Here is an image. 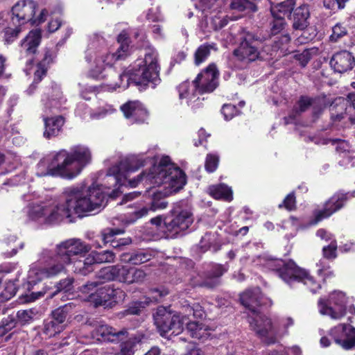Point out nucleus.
<instances>
[{"instance_id": "1", "label": "nucleus", "mask_w": 355, "mask_h": 355, "mask_svg": "<svg viewBox=\"0 0 355 355\" xmlns=\"http://www.w3.org/2000/svg\"><path fill=\"white\" fill-rule=\"evenodd\" d=\"M31 197L24 196L25 201L30 202L25 209L26 215L29 220L44 224L57 223L73 214L83 216L98 207L103 199L102 193L96 189L84 191L70 187L62 192L63 202H38Z\"/></svg>"}, {"instance_id": "2", "label": "nucleus", "mask_w": 355, "mask_h": 355, "mask_svg": "<svg viewBox=\"0 0 355 355\" xmlns=\"http://www.w3.org/2000/svg\"><path fill=\"white\" fill-rule=\"evenodd\" d=\"M139 181L157 186L158 189L152 188L147 191L151 200L146 205L135 204L134 207L130 206L133 208L130 213V223H134L148 216L150 211L166 209L168 202L164 198L183 188L186 184V175L178 166L171 162L168 156H163L159 164L153 166L148 173H143L138 179L129 180V184L131 187H135Z\"/></svg>"}, {"instance_id": "3", "label": "nucleus", "mask_w": 355, "mask_h": 355, "mask_svg": "<svg viewBox=\"0 0 355 355\" xmlns=\"http://www.w3.org/2000/svg\"><path fill=\"white\" fill-rule=\"evenodd\" d=\"M191 313L197 319H202L205 316V311L198 303L190 305L185 301L182 304L181 313L172 314L165 307L160 306L157 308L153 317L155 324L162 336H166L170 331L171 334L178 335L186 324L187 330L192 337L198 339L207 337L209 329L208 327L202 322L189 320L188 316Z\"/></svg>"}, {"instance_id": "4", "label": "nucleus", "mask_w": 355, "mask_h": 355, "mask_svg": "<svg viewBox=\"0 0 355 355\" xmlns=\"http://www.w3.org/2000/svg\"><path fill=\"white\" fill-rule=\"evenodd\" d=\"M272 304V300L264 296L259 287L245 290V313L250 327L267 345L277 343L276 331L272 320L260 309L269 308Z\"/></svg>"}, {"instance_id": "5", "label": "nucleus", "mask_w": 355, "mask_h": 355, "mask_svg": "<svg viewBox=\"0 0 355 355\" xmlns=\"http://www.w3.org/2000/svg\"><path fill=\"white\" fill-rule=\"evenodd\" d=\"M159 71L158 53L150 48L146 49L144 59L136 60L131 68L118 76L117 82L110 83L108 87L112 90L117 88L125 89L132 82L140 86L151 85L154 88L160 83Z\"/></svg>"}, {"instance_id": "6", "label": "nucleus", "mask_w": 355, "mask_h": 355, "mask_svg": "<svg viewBox=\"0 0 355 355\" xmlns=\"http://www.w3.org/2000/svg\"><path fill=\"white\" fill-rule=\"evenodd\" d=\"M117 41L119 46L114 52L97 49L96 42H92L85 55V60L89 64L88 75L90 77L95 79L103 78V72L107 67H112L116 61L123 60L128 56L130 48L126 33H121Z\"/></svg>"}, {"instance_id": "7", "label": "nucleus", "mask_w": 355, "mask_h": 355, "mask_svg": "<svg viewBox=\"0 0 355 355\" xmlns=\"http://www.w3.org/2000/svg\"><path fill=\"white\" fill-rule=\"evenodd\" d=\"M219 71L215 64L208 65L202 70L193 81L191 90L188 83H182L178 87L180 98L187 100V103L192 108H196L201 104V98L196 96V92L202 94L212 92L218 85ZM204 98H202V100Z\"/></svg>"}, {"instance_id": "8", "label": "nucleus", "mask_w": 355, "mask_h": 355, "mask_svg": "<svg viewBox=\"0 0 355 355\" xmlns=\"http://www.w3.org/2000/svg\"><path fill=\"white\" fill-rule=\"evenodd\" d=\"M92 156L90 149L85 145H76L69 150L64 149L56 153L55 159L61 161L62 170L66 179L76 178L83 168L92 162Z\"/></svg>"}, {"instance_id": "9", "label": "nucleus", "mask_w": 355, "mask_h": 355, "mask_svg": "<svg viewBox=\"0 0 355 355\" xmlns=\"http://www.w3.org/2000/svg\"><path fill=\"white\" fill-rule=\"evenodd\" d=\"M130 161L128 159L121 160L118 164L111 167L105 176V182L102 185H92L86 189L83 187H77L78 188L87 191L90 189H96L99 191L103 195V199L101 205L98 207L89 211L98 209L103 205V201L106 196L110 198H116L118 196V189L119 186L125 184V180L127 179V173L129 171H133L134 169L130 166ZM72 187H75L73 186Z\"/></svg>"}, {"instance_id": "10", "label": "nucleus", "mask_w": 355, "mask_h": 355, "mask_svg": "<svg viewBox=\"0 0 355 355\" xmlns=\"http://www.w3.org/2000/svg\"><path fill=\"white\" fill-rule=\"evenodd\" d=\"M279 277L288 284L302 283L313 294L317 293L322 288L320 282L309 270L299 266L293 259L284 260Z\"/></svg>"}, {"instance_id": "11", "label": "nucleus", "mask_w": 355, "mask_h": 355, "mask_svg": "<svg viewBox=\"0 0 355 355\" xmlns=\"http://www.w3.org/2000/svg\"><path fill=\"white\" fill-rule=\"evenodd\" d=\"M172 217L164 218V232L168 238H175L187 230L193 222L191 209L182 202L175 205L172 210Z\"/></svg>"}, {"instance_id": "12", "label": "nucleus", "mask_w": 355, "mask_h": 355, "mask_svg": "<svg viewBox=\"0 0 355 355\" xmlns=\"http://www.w3.org/2000/svg\"><path fill=\"white\" fill-rule=\"evenodd\" d=\"M101 284L100 282H91L81 287L80 291L88 295L85 300L93 302L95 306H99L106 305L109 301L118 302L124 297L125 293L121 290L114 289L109 285L98 287Z\"/></svg>"}, {"instance_id": "13", "label": "nucleus", "mask_w": 355, "mask_h": 355, "mask_svg": "<svg viewBox=\"0 0 355 355\" xmlns=\"http://www.w3.org/2000/svg\"><path fill=\"white\" fill-rule=\"evenodd\" d=\"M37 9V4L33 0H20L12 8L11 18L13 25L19 26L31 22L32 24H40L44 22L48 12L42 9L37 17H35V12Z\"/></svg>"}, {"instance_id": "14", "label": "nucleus", "mask_w": 355, "mask_h": 355, "mask_svg": "<svg viewBox=\"0 0 355 355\" xmlns=\"http://www.w3.org/2000/svg\"><path fill=\"white\" fill-rule=\"evenodd\" d=\"M355 198V191H345L343 189L335 192L324 204L321 209L313 211L311 224L315 225L331 216L334 214L343 209L347 202Z\"/></svg>"}, {"instance_id": "15", "label": "nucleus", "mask_w": 355, "mask_h": 355, "mask_svg": "<svg viewBox=\"0 0 355 355\" xmlns=\"http://www.w3.org/2000/svg\"><path fill=\"white\" fill-rule=\"evenodd\" d=\"M348 297L340 291H334L328 295V298H320L318 302L320 313L330 316L331 318L339 320L347 313Z\"/></svg>"}, {"instance_id": "16", "label": "nucleus", "mask_w": 355, "mask_h": 355, "mask_svg": "<svg viewBox=\"0 0 355 355\" xmlns=\"http://www.w3.org/2000/svg\"><path fill=\"white\" fill-rule=\"evenodd\" d=\"M326 95L310 96L301 95L289 114V118L295 119L303 113L311 109V115L314 119L319 118L325 107Z\"/></svg>"}, {"instance_id": "17", "label": "nucleus", "mask_w": 355, "mask_h": 355, "mask_svg": "<svg viewBox=\"0 0 355 355\" xmlns=\"http://www.w3.org/2000/svg\"><path fill=\"white\" fill-rule=\"evenodd\" d=\"M68 265H69L68 263L64 262L63 259L58 257V252L55 251L51 264L42 267L33 266L29 270L27 277V288L30 290L31 286L44 279L58 275L64 271Z\"/></svg>"}, {"instance_id": "18", "label": "nucleus", "mask_w": 355, "mask_h": 355, "mask_svg": "<svg viewBox=\"0 0 355 355\" xmlns=\"http://www.w3.org/2000/svg\"><path fill=\"white\" fill-rule=\"evenodd\" d=\"M91 250V246L79 239H69L57 245L55 251L58 257L64 263L73 264V256H84Z\"/></svg>"}, {"instance_id": "19", "label": "nucleus", "mask_w": 355, "mask_h": 355, "mask_svg": "<svg viewBox=\"0 0 355 355\" xmlns=\"http://www.w3.org/2000/svg\"><path fill=\"white\" fill-rule=\"evenodd\" d=\"M329 42L334 44L343 43L345 48L355 46V33L353 28L345 21H338L331 27Z\"/></svg>"}, {"instance_id": "20", "label": "nucleus", "mask_w": 355, "mask_h": 355, "mask_svg": "<svg viewBox=\"0 0 355 355\" xmlns=\"http://www.w3.org/2000/svg\"><path fill=\"white\" fill-rule=\"evenodd\" d=\"M329 336L345 349L349 350L355 347V327L350 324L335 326L329 331Z\"/></svg>"}, {"instance_id": "21", "label": "nucleus", "mask_w": 355, "mask_h": 355, "mask_svg": "<svg viewBox=\"0 0 355 355\" xmlns=\"http://www.w3.org/2000/svg\"><path fill=\"white\" fill-rule=\"evenodd\" d=\"M56 153L52 156L45 157L40 161L37 165L36 174L39 177L46 175L58 176L66 179L64 174L61 161L55 159Z\"/></svg>"}, {"instance_id": "22", "label": "nucleus", "mask_w": 355, "mask_h": 355, "mask_svg": "<svg viewBox=\"0 0 355 355\" xmlns=\"http://www.w3.org/2000/svg\"><path fill=\"white\" fill-rule=\"evenodd\" d=\"M92 336L101 341L119 343L128 338L126 330L118 331L112 327L99 324L92 331Z\"/></svg>"}, {"instance_id": "23", "label": "nucleus", "mask_w": 355, "mask_h": 355, "mask_svg": "<svg viewBox=\"0 0 355 355\" xmlns=\"http://www.w3.org/2000/svg\"><path fill=\"white\" fill-rule=\"evenodd\" d=\"M329 64L334 71L343 73L354 67L355 58L349 51L342 50L332 55Z\"/></svg>"}, {"instance_id": "24", "label": "nucleus", "mask_w": 355, "mask_h": 355, "mask_svg": "<svg viewBox=\"0 0 355 355\" xmlns=\"http://www.w3.org/2000/svg\"><path fill=\"white\" fill-rule=\"evenodd\" d=\"M125 118L133 122H144L148 117V112L138 101H128L121 107Z\"/></svg>"}, {"instance_id": "25", "label": "nucleus", "mask_w": 355, "mask_h": 355, "mask_svg": "<svg viewBox=\"0 0 355 355\" xmlns=\"http://www.w3.org/2000/svg\"><path fill=\"white\" fill-rule=\"evenodd\" d=\"M310 16V8L308 4H302L295 8L291 17L293 30H303L309 26Z\"/></svg>"}, {"instance_id": "26", "label": "nucleus", "mask_w": 355, "mask_h": 355, "mask_svg": "<svg viewBox=\"0 0 355 355\" xmlns=\"http://www.w3.org/2000/svg\"><path fill=\"white\" fill-rule=\"evenodd\" d=\"M44 130L43 135L46 139L57 137L62 131L64 119L61 116L53 117L44 116Z\"/></svg>"}, {"instance_id": "27", "label": "nucleus", "mask_w": 355, "mask_h": 355, "mask_svg": "<svg viewBox=\"0 0 355 355\" xmlns=\"http://www.w3.org/2000/svg\"><path fill=\"white\" fill-rule=\"evenodd\" d=\"M226 270V268L221 265H214L212 268L207 272L204 280L194 282L193 285L194 286H198L209 288H214L219 284L218 278L222 276Z\"/></svg>"}, {"instance_id": "28", "label": "nucleus", "mask_w": 355, "mask_h": 355, "mask_svg": "<svg viewBox=\"0 0 355 355\" xmlns=\"http://www.w3.org/2000/svg\"><path fill=\"white\" fill-rule=\"evenodd\" d=\"M41 38L42 33L40 29L31 31L27 36L21 41V52L24 51V53L28 55L34 54L40 44Z\"/></svg>"}, {"instance_id": "29", "label": "nucleus", "mask_w": 355, "mask_h": 355, "mask_svg": "<svg viewBox=\"0 0 355 355\" xmlns=\"http://www.w3.org/2000/svg\"><path fill=\"white\" fill-rule=\"evenodd\" d=\"M261 44L257 37L245 31V59L249 62H253L259 58L258 49Z\"/></svg>"}, {"instance_id": "30", "label": "nucleus", "mask_w": 355, "mask_h": 355, "mask_svg": "<svg viewBox=\"0 0 355 355\" xmlns=\"http://www.w3.org/2000/svg\"><path fill=\"white\" fill-rule=\"evenodd\" d=\"M98 263L95 256V251H92L84 259L76 260L73 262V270L76 273L87 275L94 270V265Z\"/></svg>"}, {"instance_id": "31", "label": "nucleus", "mask_w": 355, "mask_h": 355, "mask_svg": "<svg viewBox=\"0 0 355 355\" xmlns=\"http://www.w3.org/2000/svg\"><path fill=\"white\" fill-rule=\"evenodd\" d=\"M209 194L216 199L231 201L232 191L230 188L223 184L212 185L209 187Z\"/></svg>"}, {"instance_id": "32", "label": "nucleus", "mask_w": 355, "mask_h": 355, "mask_svg": "<svg viewBox=\"0 0 355 355\" xmlns=\"http://www.w3.org/2000/svg\"><path fill=\"white\" fill-rule=\"evenodd\" d=\"M152 254L148 251H139L133 254H123L121 261L134 265L141 264L150 260Z\"/></svg>"}, {"instance_id": "33", "label": "nucleus", "mask_w": 355, "mask_h": 355, "mask_svg": "<svg viewBox=\"0 0 355 355\" xmlns=\"http://www.w3.org/2000/svg\"><path fill=\"white\" fill-rule=\"evenodd\" d=\"M228 65L234 69H241L244 65V46L241 44L228 57Z\"/></svg>"}, {"instance_id": "34", "label": "nucleus", "mask_w": 355, "mask_h": 355, "mask_svg": "<svg viewBox=\"0 0 355 355\" xmlns=\"http://www.w3.org/2000/svg\"><path fill=\"white\" fill-rule=\"evenodd\" d=\"M213 49L216 51V45L212 44H203L200 45L195 52L194 54V62L196 65L198 66L205 62L210 55V51Z\"/></svg>"}, {"instance_id": "35", "label": "nucleus", "mask_w": 355, "mask_h": 355, "mask_svg": "<svg viewBox=\"0 0 355 355\" xmlns=\"http://www.w3.org/2000/svg\"><path fill=\"white\" fill-rule=\"evenodd\" d=\"M351 0H322V6L332 15L346 8Z\"/></svg>"}, {"instance_id": "36", "label": "nucleus", "mask_w": 355, "mask_h": 355, "mask_svg": "<svg viewBox=\"0 0 355 355\" xmlns=\"http://www.w3.org/2000/svg\"><path fill=\"white\" fill-rule=\"evenodd\" d=\"M262 6L263 0H245V19L259 17V10Z\"/></svg>"}, {"instance_id": "37", "label": "nucleus", "mask_w": 355, "mask_h": 355, "mask_svg": "<svg viewBox=\"0 0 355 355\" xmlns=\"http://www.w3.org/2000/svg\"><path fill=\"white\" fill-rule=\"evenodd\" d=\"M141 341V338L134 336L130 338L125 342H121L120 345V355H133L136 350L137 345Z\"/></svg>"}, {"instance_id": "38", "label": "nucleus", "mask_w": 355, "mask_h": 355, "mask_svg": "<svg viewBox=\"0 0 355 355\" xmlns=\"http://www.w3.org/2000/svg\"><path fill=\"white\" fill-rule=\"evenodd\" d=\"M272 19L270 22V35H276L282 33L287 26L285 17H279L277 15H272Z\"/></svg>"}, {"instance_id": "39", "label": "nucleus", "mask_w": 355, "mask_h": 355, "mask_svg": "<svg viewBox=\"0 0 355 355\" xmlns=\"http://www.w3.org/2000/svg\"><path fill=\"white\" fill-rule=\"evenodd\" d=\"M64 326L60 324L56 323L51 319L45 320L44 323V334L49 337H52L60 333Z\"/></svg>"}, {"instance_id": "40", "label": "nucleus", "mask_w": 355, "mask_h": 355, "mask_svg": "<svg viewBox=\"0 0 355 355\" xmlns=\"http://www.w3.org/2000/svg\"><path fill=\"white\" fill-rule=\"evenodd\" d=\"M338 244L336 240H333L331 243L322 248V256L328 260H334L337 258Z\"/></svg>"}, {"instance_id": "41", "label": "nucleus", "mask_w": 355, "mask_h": 355, "mask_svg": "<svg viewBox=\"0 0 355 355\" xmlns=\"http://www.w3.org/2000/svg\"><path fill=\"white\" fill-rule=\"evenodd\" d=\"M293 59L298 62L301 67H305L312 58L311 50L309 49H304L302 52L297 51L293 56Z\"/></svg>"}, {"instance_id": "42", "label": "nucleus", "mask_w": 355, "mask_h": 355, "mask_svg": "<svg viewBox=\"0 0 355 355\" xmlns=\"http://www.w3.org/2000/svg\"><path fill=\"white\" fill-rule=\"evenodd\" d=\"M318 275L322 279L324 284L330 282L334 277L335 273L330 266H323L317 271Z\"/></svg>"}, {"instance_id": "43", "label": "nucleus", "mask_w": 355, "mask_h": 355, "mask_svg": "<svg viewBox=\"0 0 355 355\" xmlns=\"http://www.w3.org/2000/svg\"><path fill=\"white\" fill-rule=\"evenodd\" d=\"M131 268L123 266H116L115 281L127 283L130 276Z\"/></svg>"}, {"instance_id": "44", "label": "nucleus", "mask_w": 355, "mask_h": 355, "mask_svg": "<svg viewBox=\"0 0 355 355\" xmlns=\"http://www.w3.org/2000/svg\"><path fill=\"white\" fill-rule=\"evenodd\" d=\"M124 231L121 229H105L103 230L100 236L101 240L104 244H106L107 243H112V241L114 239V236L115 235L123 234Z\"/></svg>"}, {"instance_id": "45", "label": "nucleus", "mask_w": 355, "mask_h": 355, "mask_svg": "<svg viewBox=\"0 0 355 355\" xmlns=\"http://www.w3.org/2000/svg\"><path fill=\"white\" fill-rule=\"evenodd\" d=\"M37 315V311L34 309L28 310H20L17 312V316L19 322L25 324L29 323Z\"/></svg>"}, {"instance_id": "46", "label": "nucleus", "mask_w": 355, "mask_h": 355, "mask_svg": "<svg viewBox=\"0 0 355 355\" xmlns=\"http://www.w3.org/2000/svg\"><path fill=\"white\" fill-rule=\"evenodd\" d=\"M278 207L279 209L284 208L287 211H293L297 208L296 206V198L295 192H291L288 193L282 202L279 205Z\"/></svg>"}, {"instance_id": "47", "label": "nucleus", "mask_w": 355, "mask_h": 355, "mask_svg": "<svg viewBox=\"0 0 355 355\" xmlns=\"http://www.w3.org/2000/svg\"><path fill=\"white\" fill-rule=\"evenodd\" d=\"M55 96L56 97L55 98H52L49 101V103L48 102H46L44 103V112L46 113H47V110L48 109H52V108H55V109H59L60 107L61 106V105L62 104V103H64L65 101V100L64 99V98L62 96V94L61 92H60V90L58 89H55Z\"/></svg>"}, {"instance_id": "48", "label": "nucleus", "mask_w": 355, "mask_h": 355, "mask_svg": "<svg viewBox=\"0 0 355 355\" xmlns=\"http://www.w3.org/2000/svg\"><path fill=\"white\" fill-rule=\"evenodd\" d=\"M115 276L116 266L105 267L98 272V278L104 282L115 280Z\"/></svg>"}, {"instance_id": "49", "label": "nucleus", "mask_w": 355, "mask_h": 355, "mask_svg": "<svg viewBox=\"0 0 355 355\" xmlns=\"http://www.w3.org/2000/svg\"><path fill=\"white\" fill-rule=\"evenodd\" d=\"M302 31V34L297 37V42L300 44H306L313 40L316 37L315 30L312 27L308 26L307 28L300 30Z\"/></svg>"}, {"instance_id": "50", "label": "nucleus", "mask_w": 355, "mask_h": 355, "mask_svg": "<svg viewBox=\"0 0 355 355\" xmlns=\"http://www.w3.org/2000/svg\"><path fill=\"white\" fill-rule=\"evenodd\" d=\"M221 112L227 121L231 120L234 116L241 114V111L232 104H225L222 107Z\"/></svg>"}, {"instance_id": "51", "label": "nucleus", "mask_w": 355, "mask_h": 355, "mask_svg": "<svg viewBox=\"0 0 355 355\" xmlns=\"http://www.w3.org/2000/svg\"><path fill=\"white\" fill-rule=\"evenodd\" d=\"M67 308L68 305L66 304L62 307L55 309L52 312V318L51 319L55 322L63 325L62 324L65 321L67 315Z\"/></svg>"}, {"instance_id": "52", "label": "nucleus", "mask_w": 355, "mask_h": 355, "mask_svg": "<svg viewBox=\"0 0 355 355\" xmlns=\"http://www.w3.org/2000/svg\"><path fill=\"white\" fill-rule=\"evenodd\" d=\"M146 277V274L143 270L131 268L130 276L129 280H128V284H131L142 282L144 281Z\"/></svg>"}, {"instance_id": "53", "label": "nucleus", "mask_w": 355, "mask_h": 355, "mask_svg": "<svg viewBox=\"0 0 355 355\" xmlns=\"http://www.w3.org/2000/svg\"><path fill=\"white\" fill-rule=\"evenodd\" d=\"M15 28L8 27L4 31V40L6 43L10 44L15 40L21 31L20 26L14 25Z\"/></svg>"}, {"instance_id": "54", "label": "nucleus", "mask_w": 355, "mask_h": 355, "mask_svg": "<svg viewBox=\"0 0 355 355\" xmlns=\"http://www.w3.org/2000/svg\"><path fill=\"white\" fill-rule=\"evenodd\" d=\"M95 256L98 263L113 262L115 259V254L110 250L101 252L95 251Z\"/></svg>"}, {"instance_id": "55", "label": "nucleus", "mask_w": 355, "mask_h": 355, "mask_svg": "<svg viewBox=\"0 0 355 355\" xmlns=\"http://www.w3.org/2000/svg\"><path fill=\"white\" fill-rule=\"evenodd\" d=\"M284 260L270 259L266 261V266L279 277Z\"/></svg>"}, {"instance_id": "56", "label": "nucleus", "mask_w": 355, "mask_h": 355, "mask_svg": "<svg viewBox=\"0 0 355 355\" xmlns=\"http://www.w3.org/2000/svg\"><path fill=\"white\" fill-rule=\"evenodd\" d=\"M219 157L215 154H208L205 161V168L208 172H214L218 167Z\"/></svg>"}, {"instance_id": "57", "label": "nucleus", "mask_w": 355, "mask_h": 355, "mask_svg": "<svg viewBox=\"0 0 355 355\" xmlns=\"http://www.w3.org/2000/svg\"><path fill=\"white\" fill-rule=\"evenodd\" d=\"M16 293V288L13 283H8L5 291L0 295V302L10 300Z\"/></svg>"}, {"instance_id": "58", "label": "nucleus", "mask_w": 355, "mask_h": 355, "mask_svg": "<svg viewBox=\"0 0 355 355\" xmlns=\"http://www.w3.org/2000/svg\"><path fill=\"white\" fill-rule=\"evenodd\" d=\"M15 327V320L12 317H8L4 319L0 326V335H3L6 331L11 330Z\"/></svg>"}, {"instance_id": "59", "label": "nucleus", "mask_w": 355, "mask_h": 355, "mask_svg": "<svg viewBox=\"0 0 355 355\" xmlns=\"http://www.w3.org/2000/svg\"><path fill=\"white\" fill-rule=\"evenodd\" d=\"M214 241V235L211 234V233H207L202 238L200 242V247L203 250H207V249L211 248V246L212 245V241Z\"/></svg>"}, {"instance_id": "60", "label": "nucleus", "mask_w": 355, "mask_h": 355, "mask_svg": "<svg viewBox=\"0 0 355 355\" xmlns=\"http://www.w3.org/2000/svg\"><path fill=\"white\" fill-rule=\"evenodd\" d=\"M46 293V290H42L38 292H33L31 294H26L24 296L23 302H33L44 295Z\"/></svg>"}, {"instance_id": "61", "label": "nucleus", "mask_w": 355, "mask_h": 355, "mask_svg": "<svg viewBox=\"0 0 355 355\" xmlns=\"http://www.w3.org/2000/svg\"><path fill=\"white\" fill-rule=\"evenodd\" d=\"M73 283V278H67L62 281H60L58 285V291H64L65 292L69 291L72 288V284Z\"/></svg>"}, {"instance_id": "62", "label": "nucleus", "mask_w": 355, "mask_h": 355, "mask_svg": "<svg viewBox=\"0 0 355 355\" xmlns=\"http://www.w3.org/2000/svg\"><path fill=\"white\" fill-rule=\"evenodd\" d=\"M228 23V20L225 17L216 16L212 19V24L216 30L220 29L225 26Z\"/></svg>"}, {"instance_id": "63", "label": "nucleus", "mask_w": 355, "mask_h": 355, "mask_svg": "<svg viewBox=\"0 0 355 355\" xmlns=\"http://www.w3.org/2000/svg\"><path fill=\"white\" fill-rule=\"evenodd\" d=\"M46 69L42 63H39L37 65V69L35 71V82H39L41 80L42 76L46 74Z\"/></svg>"}, {"instance_id": "64", "label": "nucleus", "mask_w": 355, "mask_h": 355, "mask_svg": "<svg viewBox=\"0 0 355 355\" xmlns=\"http://www.w3.org/2000/svg\"><path fill=\"white\" fill-rule=\"evenodd\" d=\"M351 87L353 91L349 92L347 96V101L349 103V105L355 109V82L351 83Z\"/></svg>"}]
</instances>
